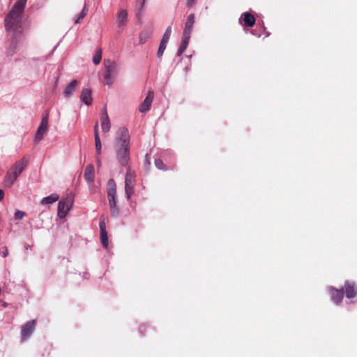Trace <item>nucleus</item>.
Returning a JSON list of instances; mask_svg holds the SVG:
<instances>
[{
	"label": "nucleus",
	"instance_id": "obj_1",
	"mask_svg": "<svg viewBox=\"0 0 357 357\" xmlns=\"http://www.w3.org/2000/svg\"><path fill=\"white\" fill-rule=\"evenodd\" d=\"M114 149L120 165L127 167L130 160V136L128 129L124 127L118 130Z\"/></svg>",
	"mask_w": 357,
	"mask_h": 357
},
{
	"label": "nucleus",
	"instance_id": "obj_2",
	"mask_svg": "<svg viewBox=\"0 0 357 357\" xmlns=\"http://www.w3.org/2000/svg\"><path fill=\"white\" fill-rule=\"evenodd\" d=\"M27 0H17L10 12L5 18V26L7 30H17L21 27L22 15Z\"/></svg>",
	"mask_w": 357,
	"mask_h": 357
},
{
	"label": "nucleus",
	"instance_id": "obj_3",
	"mask_svg": "<svg viewBox=\"0 0 357 357\" xmlns=\"http://www.w3.org/2000/svg\"><path fill=\"white\" fill-rule=\"evenodd\" d=\"M107 195L110 208L111 215L116 217L119 213V208L116 200V186L114 179L110 178L107 184Z\"/></svg>",
	"mask_w": 357,
	"mask_h": 357
},
{
	"label": "nucleus",
	"instance_id": "obj_4",
	"mask_svg": "<svg viewBox=\"0 0 357 357\" xmlns=\"http://www.w3.org/2000/svg\"><path fill=\"white\" fill-rule=\"evenodd\" d=\"M104 84L110 85L113 83V77L117 73V64L110 60H105Z\"/></svg>",
	"mask_w": 357,
	"mask_h": 357
},
{
	"label": "nucleus",
	"instance_id": "obj_5",
	"mask_svg": "<svg viewBox=\"0 0 357 357\" xmlns=\"http://www.w3.org/2000/svg\"><path fill=\"white\" fill-rule=\"evenodd\" d=\"M73 204V197L72 195H68L66 197L62 198L58 204V216L60 218H64L70 210Z\"/></svg>",
	"mask_w": 357,
	"mask_h": 357
},
{
	"label": "nucleus",
	"instance_id": "obj_6",
	"mask_svg": "<svg viewBox=\"0 0 357 357\" xmlns=\"http://www.w3.org/2000/svg\"><path fill=\"white\" fill-rule=\"evenodd\" d=\"M36 322L35 320H31L22 326L21 337L22 340H26L33 332Z\"/></svg>",
	"mask_w": 357,
	"mask_h": 357
},
{
	"label": "nucleus",
	"instance_id": "obj_7",
	"mask_svg": "<svg viewBox=\"0 0 357 357\" xmlns=\"http://www.w3.org/2000/svg\"><path fill=\"white\" fill-rule=\"evenodd\" d=\"M48 129V117L47 115L43 116L42 118L40 124L37 130V132L35 135L36 141H40L44 135L47 132Z\"/></svg>",
	"mask_w": 357,
	"mask_h": 357
},
{
	"label": "nucleus",
	"instance_id": "obj_8",
	"mask_svg": "<svg viewBox=\"0 0 357 357\" xmlns=\"http://www.w3.org/2000/svg\"><path fill=\"white\" fill-rule=\"evenodd\" d=\"M343 290L348 298H353L357 295V286L354 282L346 281Z\"/></svg>",
	"mask_w": 357,
	"mask_h": 357
},
{
	"label": "nucleus",
	"instance_id": "obj_9",
	"mask_svg": "<svg viewBox=\"0 0 357 357\" xmlns=\"http://www.w3.org/2000/svg\"><path fill=\"white\" fill-rule=\"evenodd\" d=\"M328 291L331 294V299L335 303L340 304L342 301L344 297L343 289H337L333 287H329Z\"/></svg>",
	"mask_w": 357,
	"mask_h": 357
},
{
	"label": "nucleus",
	"instance_id": "obj_10",
	"mask_svg": "<svg viewBox=\"0 0 357 357\" xmlns=\"http://www.w3.org/2000/svg\"><path fill=\"white\" fill-rule=\"evenodd\" d=\"M154 97L153 91H149L148 94L143 101V102L139 106V111L141 112H146L150 109L151 103L153 102Z\"/></svg>",
	"mask_w": 357,
	"mask_h": 357
},
{
	"label": "nucleus",
	"instance_id": "obj_11",
	"mask_svg": "<svg viewBox=\"0 0 357 357\" xmlns=\"http://www.w3.org/2000/svg\"><path fill=\"white\" fill-rule=\"evenodd\" d=\"M100 230V241L102 246L105 248H107L108 245V238L107 233L106 231V225L105 222V219L101 218L100 223H99Z\"/></svg>",
	"mask_w": 357,
	"mask_h": 357
},
{
	"label": "nucleus",
	"instance_id": "obj_12",
	"mask_svg": "<svg viewBox=\"0 0 357 357\" xmlns=\"http://www.w3.org/2000/svg\"><path fill=\"white\" fill-rule=\"evenodd\" d=\"M128 21V14L126 10H121L116 15V24L119 28H123Z\"/></svg>",
	"mask_w": 357,
	"mask_h": 357
},
{
	"label": "nucleus",
	"instance_id": "obj_13",
	"mask_svg": "<svg viewBox=\"0 0 357 357\" xmlns=\"http://www.w3.org/2000/svg\"><path fill=\"white\" fill-rule=\"evenodd\" d=\"M101 128L104 132H107L110 130V121L106 110V108H103L100 116Z\"/></svg>",
	"mask_w": 357,
	"mask_h": 357
},
{
	"label": "nucleus",
	"instance_id": "obj_14",
	"mask_svg": "<svg viewBox=\"0 0 357 357\" xmlns=\"http://www.w3.org/2000/svg\"><path fill=\"white\" fill-rule=\"evenodd\" d=\"M195 23V15L190 14L188 16L186 22L185 24V28L183 32V36H189L190 37L192 26Z\"/></svg>",
	"mask_w": 357,
	"mask_h": 357
},
{
	"label": "nucleus",
	"instance_id": "obj_15",
	"mask_svg": "<svg viewBox=\"0 0 357 357\" xmlns=\"http://www.w3.org/2000/svg\"><path fill=\"white\" fill-rule=\"evenodd\" d=\"M28 164V160L23 158L16 162L10 168L17 176H20Z\"/></svg>",
	"mask_w": 357,
	"mask_h": 357
},
{
	"label": "nucleus",
	"instance_id": "obj_16",
	"mask_svg": "<svg viewBox=\"0 0 357 357\" xmlns=\"http://www.w3.org/2000/svg\"><path fill=\"white\" fill-rule=\"evenodd\" d=\"M17 177L18 176H17V174H15V172L10 169L5 176L3 181L4 185L8 188L11 187Z\"/></svg>",
	"mask_w": 357,
	"mask_h": 357
},
{
	"label": "nucleus",
	"instance_id": "obj_17",
	"mask_svg": "<svg viewBox=\"0 0 357 357\" xmlns=\"http://www.w3.org/2000/svg\"><path fill=\"white\" fill-rule=\"evenodd\" d=\"M84 178L88 183L93 182L95 178L94 167L93 165H88L85 168Z\"/></svg>",
	"mask_w": 357,
	"mask_h": 357
},
{
	"label": "nucleus",
	"instance_id": "obj_18",
	"mask_svg": "<svg viewBox=\"0 0 357 357\" xmlns=\"http://www.w3.org/2000/svg\"><path fill=\"white\" fill-rule=\"evenodd\" d=\"M81 101L86 105H90L92 103L91 91L89 89H84L82 91L80 96Z\"/></svg>",
	"mask_w": 357,
	"mask_h": 357
},
{
	"label": "nucleus",
	"instance_id": "obj_19",
	"mask_svg": "<svg viewBox=\"0 0 357 357\" xmlns=\"http://www.w3.org/2000/svg\"><path fill=\"white\" fill-rule=\"evenodd\" d=\"M241 17L244 22V25L247 27H252L255 24V17L250 13H244Z\"/></svg>",
	"mask_w": 357,
	"mask_h": 357
},
{
	"label": "nucleus",
	"instance_id": "obj_20",
	"mask_svg": "<svg viewBox=\"0 0 357 357\" xmlns=\"http://www.w3.org/2000/svg\"><path fill=\"white\" fill-rule=\"evenodd\" d=\"M79 82L77 80L75 79L73 80L64 89L63 94L65 97L69 98L70 97L73 93L75 92L77 86H78Z\"/></svg>",
	"mask_w": 357,
	"mask_h": 357
},
{
	"label": "nucleus",
	"instance_id": "obj_21",
	"mask_svg": "<svg viewBox=\"0 0 357 357\" xmlns=\"http://www.w3.org/2000/svg\"><path fill=\"white\" fill-rule=\"evenodd\" d=\"M190 38V37L183 35L181 43L177 51L178 56L182 55V54L185 52L188 45Z\"/></svg>",
	"mask_w": 357,
	"mask_h": 357
},
{
	"label": "nucleus",
	"instance_id": "obj_22",
	"mask_svg": "<svg viewBox=\"0 0 357 357\" xmlns=\"http://www.w3.org/2000/svg\"><path fill=\"white\" fill-rule=\"evenodd\" d=\"M151 35L152 32L150 30L142 31L139 36V43L140 44L145 43L151 37Z\"/></svg>",
	"mask_w": 357,
	"mask_h": 357
},
{
	"label": "nucleus",
	"instance_id": "obj_23",
	"mask_svg": "<svg viewBox=\"0 0 357 357\" xmlns=\"http://www.w3.org/2000/svg\"><path fill=\"white\" fill-rule=\"evenodd\" d=\"M145 1L146 0H136L135 13L138 19H139L142 15Z\"/></svg>",
	"mask_w": 357,
	"mask_h": 357
},
{
	"label": "nucleus",
	"instance_id": "obj_24",
	"mask_svg": "<svg viewBox=\"0 0 357 357\" xmlns=\"http://www.w3.org/2000/svg\"><path fill=\"white\" fill-rule=\"evenodd\" d=\"M59 197L57 194H52L48 197H44L41 200L42 204H50L56 202L59 199Z\"/></svg>",
	"mask_w": 357,
	"mask_h": 357
},
{
	"label": "nucleus",
	"instance_id": "obj_25",
	"mask_svg": "<svg viewBox=\"0 0 357 357\" xmlns=\"http://www.w3.org/2000/svg\"><path fill=\"white\" fill-rule=\"evenodd\" d=\"M125 192L126 197L128 199H130L131 196L134 194V185L132 181L125 183Z\"/></svg>",
	"mask_w": 357,
	"mask_h": 357
},
{
	"label": "nucleus",
	"instance_id": "obj_26",
	"mask_svg": "<svg viewBox=\"0 0 357 357\" xmlns=\"http://www.w3.org/2000/svg\"><path fill=\"white\" fill-rule=\"evenodd\" d=\"M102 59V50L98 49L96 52L95 55L93 58V62L95 65H98L100 63Z\"/></svg>",
	"mask_w": 357,
	"mask_h": 357
},
{
	"label": "nucleus",
	"instance_id": "obj_27",
	"mask_svg": "<svg viewBox=\"0 0 357 357\" xmlns=\"http://www.w3.org/2000/svg\"><path fill=\"white\" fill-rule=\"evenodd\" d=\"M95 146L97 154L100 155L101 153L102 145L99 135H96V137H95Z\"/></svg>",
	"mask_w": 357,
	"mask_h": 357
},
{
	"label": "nucleus",
	"instance_id": "obj_28",
	"mask_svg": "<svg viewBox=\"0 0 357 357\" xmlns=\"http://www.w3.org/2000/svg\"><path fill=\"white\" fill-rule=\"evenodd\" d=\"M167 44V43H165L162 40L160 41V43L159 47H158V50L157 52V56L158 57L162 56V55L163 54V52L166 48Z\"/></svg>",
	"mask_w": 357,
	"mask_h": 357
},
{
	"label": "nucleus",
	"instance_id": "obj_29",
	"mask_svg": "<svg viewBox=\"0 0 357 357\" xmlns=\"http://www.w3.org/2000/svg\"><path fill=\"white\" fill-rule=\"evenodd\" d=\"M171 33H172V28H171V26H169L166 29L161 40L164 41L165 43H168L170 36H171Z\"/></svg>",
	"mask_w": 357,
	"mask_h": 357
},
{
	"label": "nucleus",
	"instance_id": "obj_30",
	"mask_svg": "<svg viewBox=\"0 0 357 357\" xmlns=\"http://www.w3.org/2000/svg\"><path fill=\"white\" fill-rule=\"evenodd\" d=\"M155 167L161 170H167V168L166 167V165L164 164L162 160L160 159H156L155 160Z\"/></svg>",
	"mask_w": 357,
	"mask_h": 357
},
{
	"label": "nucleus",
	"instance_id": "obj_31",
	"mask_svg": "<svg viewBox=\"0 0 357 357\" xmlns=\"http://www.w3.org/2000/svg\"><path fill=\"white\" fill-rule=\"evenodd\" d=\"M132 181V174L130 171V167L128 165L127 166V172L126 174V178H125V183L126 182H131Z\"/></svg>",
	"mask_w": 357,
	"mask_h": 357
},
{
	"label": "nucleus",
	"instance_id": "obj_32",
	"mask_svg": "<svg viewBox=\"0 0 357 357\" xmlns=\"http://www.w3.org/2000/svg\"><path fill=\"white\" fill-rule=\"evenodd\" d=\"M25 215V213L21 211H16L15 213V218L16 220H22Z\"/></svg>",
	"mask_w": 357,
	"mask_h": 357
},
{
	"label": "nucleus",
	"instance_id": "obj_33",
	"mask_svg": "<svg viewBox=\"0 0 357 357\" xmlns=\"http://www.w3.org/2000/svg\"><path fill=\"white\" fill-rule=\"evenodd\" d=\"M1 255L3 257H6L8 255V249L7 247L3 248V250L1 252Z\"/></svg>",
	"mask_w": 357,
	"mask_h": 357
},
{
	"label": "nucleus",
	"instance_id": "obj_34",
	"mask_svg": "<svg viewBox=\"0 0 357 357\" xmlns=\"http://www.w3.org/2000/svg\"><path fill=\"white\" fill-rule=\"evenodd\" d=\"M85 17L82 13L79 14L78 17L75 20V23L78 24L80 22V21Z\"/></svg>",
	"mask_w": 357,
	"mask_h": 357
},
{
	"label": "nucleus",
	"instance_id": "obj_35",
	"mask_svg": "<svg viewBox=\"0 0 357 357\" xmlns=\"http://www.w3.org/2000/svg\"><path fill=\"white\" fill-rule=\"evenodd\" d=\"M96 135L98 134V124L96 123L94 126V137H96Z\"/></svg>",
	"mask_w": 357,
	"mask_h": 357
},
{
	"label": "nucleus",
	"instance_id": "obj_36",
	"mask_svg": "<svg viewBox=\"0 0 357 357\" xmlns=\"http://www.w3.org/2000/svg\"><path fill=\"white\" fill-rule=\"evenodd\" d=\"M195 1V0H188L187 6L188 7H191L194 4Z\"/></svg>",
	"mask_w": 357,
	"mask_h": 357
},
{
	"label": "nucleus",
	"instance_id": "obj_37",
	"mask_svg": "<svg viewBox=\"0 0 357 357\" xmlns=\"http://www.w3.org/2000/svg\"><path fill=\"white\" fill-rule=\"evenodd\" d=\"M87 11H88V10H87L86 6V5H84V8H83V9H82V12H81V13H82L84 15H85V16H86V13H87Z\"/></svg>",
	"mask_w": 357,
	"mask_h": 357
},
{
	"label": "nucleus",
	"instance_id": "obj_38",
	"mask_svg": "<svg viewBox=\"0 0 357 357\" xmlns=\"http://www.w3.org/2000/svg\"><path fill=\"white\" fill-rule=\"evenodd\" d=\"M87 11H88V10H87L86 6V5H84V8H83V9H82V12H81V13H82L84 15H85V16H86V13H87Z\"/></svg>",
	"mask_w": 357,
	"mask_h": 357
},
{
	"label": "nucleus",
	"instance_id": "obj_39",
	"mask_svg": "<svg viewBox=\"0 0 357 357\" xmlns=\"http://www.w3.org/2000/svg\"><path fill=\"white\" fill-rule=\"evenodd\" d=\"M4 197V192L2 190L0 189V201H1L3 199Z\"/></svg>",
	"mask_w": 357,
	"mask_h": 357
}]
</instances>
